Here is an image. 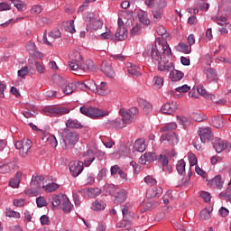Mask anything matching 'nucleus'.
Returning a JSON list of instances; mask_svg holds the SVG:
<instances>
[{
  "label": "nucleus",
  "mask_w": 231,
  "mask_h": 231,
  "mask_svg": "<svg viewBox=\"0 0 231 231\" xmlns=\"http://www.w3.org/2000/svg\"><path fill=\"white\" fill-rule=\"evenodd\" d=\"M32 143L30 139H23L22 141H17L14 147L19 151V154L22 158H26L30 152V149H32Z\"/></svg>",
  "instance_id": "423d86ee"
},
{
  "label": "nucleus",
  "mask_w": 231,
  "mask_h": 231,
  "mask_svg": "<svg viewBox=\"0 0 231 231\" xmlns=\"http://www.w3.org/2000/svg\"><path fill=\"white\" fill-rule=\"evenodd\" d=\"M47 143H50L51 147H57V145H59V143L57 142V138L55 137V135H50L47 138Z\"/></svg>",
  "instance_id": "4d7b16f0"
},
{
  "label": "nucleus",
  "mask_w": 231,
  "mask_h": 231,
  "mask_svg": "<svg viewBox=\"0 0 231 231\" xmlns=\"http://www.w3.org/2000/svg\"><path fill=\"white\" fill-rule=\"evenodd\" d=\"M42 188L45 189L46 192H55L59 189V184L51 182L47 185H43Z\"/></svg>",
  "instance_id": "37998d69"
},
{
  "label": "nucleus",
  "mask_w": 231,
  "mask_h": 231,
  "mask_svg": "<svg viewBox=\"0 0 231 231\" xmlns=\"http://www.w3.org/2000/svg\"><path fill=\"white\" fill-rule=\"evenodd\" d=\"M49 37H51V39H59L60 37V31L59 30H53L51 32H49Z\"/></svg>",
  "instance_id": "774afa93"
},
{
  "label": "nucleus",
  "mask_w": 231,
  "mask_h": 231,
  "mask_svg": "<svg viewBox=\"0 0 231 231\" xmlns=\"http://www.w3.org/2000/svg\"><path fill=\"white\" fill-rule=\"evenodd\" d=\"M68 129H64V131H67ZM79 134L77 132H64L62 134V140L64 143L65 149H73L75 147V144L79 143Z\"/></svg>",
  "instance_id": "7ed1b4c3"
},
{
  "label": "nucleus",
  "mask_w": 231,
  "mask_h": 231,
  "mask_svg": "<svg viewBox=\"0 0 231 231\" xmlns=\"http://www.w3.org/2000/svg\"><path fill=\"white\" fill-rule=\"evenodd\" d=\"M54 82H56V84H58L61 89L64 88V86H66V84H68V81H66V79L60 76H54Z\"/></svg>",
  "instance_id": "09e8293b"
},
{
  "label": "nucleus",
  "mask_w": 231,
  "mask_h": 231,
  "mask_svg": "<svg viewBox=\"0 0 231 231\" xmlns=\"http://www.w3.org/2000/svg\"><path fill=\"white\" fill-rule=\"evenodd\" d=\"M119 115L126 125H131V124H133V122H134L135 120V117L133 115H131L129 111L124 108H121L119 110Z\"/></svg>",
  "instance_id": "4468645a"
},
{
  "label": "nucleus",
  "mask_w": 231,
  "mask_h": 231,
  "mask_svg": "<svg viewBox=\"0 0 231 231\" xmlns=\"http://www.w3.org/2000/svg\"><path fill=\"white\" fill-rule=\"evenodd\" d=\"M69 169L73 178H77L84 171V162L80 161H72L69 164Z\"/></svg>",
  "instance_id": "6e6552de"
},
{
  "label": "nucleus",
  "mask_w": 231,
  "mask_h": 231,
  "mask_svg": "<svg viewBox=\"0 0 231 231\" xmlns=\"http://www.w3.org/2000/svg\"><path fill=\"white\" fill-rule=\"evenodd\" d=\"M177 109H178V103H176V102H168V103H165L162 106L161 111L164 115H172V113H176Z\"/></svg>",
  "instance_id": "f8f14e48"
},
{
  "label": "nucleus",
  "mask_w": 231,
  "mask_h": 231,
  "mask_svg": "<svg viewBox=\"0 0 231 231\" xmlns=\"http://www.w3.org/2000/svg\"><path fill=\"white\" fill-rule=\"evenodd\" d=\"M176 169H177V172L179 174H184L185 173V161H183V160L178 161Z\"/></svg>",
  "instance_id": "de8ad7c7"
},
{
  "label": "nucleus",
  "mask_w": 231,
  "mask_h": 231,
  "mask_svg": "<svg viewBox=\"0 0 231 231\" xmlns=\"http://www.w3.org/2000/svg\"><path fill=\"white\" fill-rule=\"evenodd\" d=\"M28 75V67H23L20 70H18V77L21 79H24Z\"/></svg>",
  "instance_id": "69168bd1"
},
{
  "label": "nucleus",
  "mask_w": 231,
  "mask_h": 231,
  "mask_svg": "<svg viewBox=\"0 0 231 231\" xmlns=\"http://www.w3.org/2000/svg\"><path fill=\"white\" fill-rule=\"evenodd\" d=\"M144 182L146 183V185H149L150 187H152V186L156 185V183H158L156 179H154L151 175L144 177Z\"/></svg>",
  "instance_id": "603ef678"
},
{
  "label": "nucleus",
  "mask_w": 231,
  "mask_h": 231,
  "mask_svg": "<svg viewBox=\"0 0 231 231\" xmlns=\"http://www.w3.org/2000/svg\"><path fill=\"white\" fill-rule=\"evenodd\" d=\"M17 164L14 162H12L8 159L3 161L2 167L0 168V172L2 174H10V172H14Z\"/></svg>",
  "instance_id": "9d476101"
},
{
  "label": "nucleus",
  "mask_w": 231,
  "mask_h": 231,
  "mask_svg": "<svg viewBox=\"0 0 231 231\" xmlns=\"http://www.w3.org/2000/svg\"><path fill=\"white\" fill-rule=\"evenodd\" d=\"M44 115L46 116H62L63 115H68L69 113V108L64 106H46L43 109Z\"/></svg>",
  "instance_id": "39448f33"
},
{
  "label": "nucleus",
  "mask_w": 231,
  "mask_h": 231,
  "mask_svg": "<svg viewBox=\"0 0 231 231\" xmlns=\"http://www.w3.org/2000/svg\"><path fill=\"white\" fill-rule=\"evenodd\" d=\"M211 212L212 209L204 208L199 214L200 219H202V221H207V219H210Z\"/></svg>",
  "instance_id": "49530a36"
},
{
  "label": "nucleus",
  "mask_w": 231,
  "mask_h": 231,
  "mask_svg": "<svg viewBox=\"0 0 231 231\" xmlns=\"http://www.w3.org/2000/svg\"><path fill=\"white\" fill-rule=\"evenodd\" d=\"M177 50H178V51H180L181 53L189 54V53H190L192 49L190 47H189V45H187L186 43L180 42L177 46Z\"/></svg>",
  "instance_id": "e433bc0d"
},
{
  "label": "nucleus",
  "mask_w": 231,
  "mask_h": 231,
  "mask_svg": "<svg viewBox=\"0 0 231 231\" xmlns=\"http://www.w3.org/2000/svg\"><path fill=\"white\" fill-rule=\"evenodd\" d=\"M62 91L63 93H65V95H71L75 91V84L66 83V85L62 88Z\"/></svg>",
  "instance_id": "a19ab883"
},
{
  "label": "nucleus",
  "mask_w": 231,
  "mask_h": 231,
  "mask_svg": "<svg viewBox=\"0 0 231 231\" xmlns=\"http://www.w3.org/2000/svg\"><path fill=\"white\" fill-rule=\"evenodd\" d=\"M89 118H98V116H104V114H102V111L97 108H93L92 106H89Z\"/></svg>",
  "instance_id": "4c0bfd02"
},
{
  "label": "nucleus",
  "mask_w": 231,
  "mask_h": 231,
  "mask_svg": "<svg viewBox=\"0 0 231 231\" xmlns=\"http://www.w3.org/2000/svg\"><path fill=\"white\" fill-rule=\"evenodd\" d=\"M84 165L89 167L93 162H95V152L93 150H88L83 153Z\"/></svg>",
  "instance_id": "6ab92c4d"
},
{
  "label": "nucleus",
  "mask_w": 231,
  "mask_h": 231,
  "mask_svg": "<svg viewBox=\"0 0 231 231\" xmlns=\"http://www.w3.org/2000/svg\"><path fill=\"white\" fill-rule=\"evenodd\" d=\"M213 147L217 152H223L228 147V142L223 141L221 138L216 137L213 142Z\"/></svg>",
  "instance_id": "2eb2a0df"
},
{
  "label": "nucleus",
  "mask_w": 231,
  "mask_h": 231,
  "mask_svg": "<svg viewBox=\"0 0 231 231\" xmlns=\"http://www.w3.org/2000/svg\"><path fill=\"white\" fill-rule=\"evenodd\" d=\"M138 104L143 109L144 115H149L150 113H152V105H151V103H149L147 100L143 98H139Z\"/></svg>",
  "instance_id": "a211bd4d"
},
{
  "label": "nucleus",
  "mask_w": 231,
  "mask_h": 231,
  "mask_svg": "<svg viewBox=\"0 0 231 231\" xmlns=\"http://www.w3.org/2000/svg\"><path fill=\"white\" fill-rule=\"evenodd\" d=\"M41 181H44V176H36L32 181L30 188L24 190L27 196H37L41 190Z\"/></svg>",
  "instance_id": "20e7f679"
},
{
  "label": "nucleus",
  "mask_w": 231,
  "mask_h": 231,
  "mask_svg": "<svg viewBox=\"0 0 231 231\" xmlns=\"http://www.w3.org/2000/svg\"><path fill=\"white\" fill-rule=\"evenodd\" d=\"M61 208L62 210H64L65 212H70L71 209L73 208V205L71 204V202H69V199L68 198V196L66 195H61Z\"/></svg>",
  "instance_id": "412c9836"
},
{
  "label": "nucleus",
  "mask_w": 231,
  "mask_h": 231,
  "mask_svg": "<svg viewBox=\"0 0 231 231\" xmlns=\"http://www.w3.org/2000/svg\"><path fill=\"white\" fill-rule=\"evenodd\" d=\"M175 91H177V93H189L190 87L189 85H183L175 88Z\"/></svg>",
  "instance_id": "052dcab7"
},
{
  "label": "nucleus",
  "mask_w": 231,
  "mask_h": 231,
  "mask_svg": "<svg viewBox=\"0 0 231 231\" xmlns=\"http://www.w3.org/2000/svg\"><path fill=\"white\" fill-rule=\"evenodd\" d=\"M224 185H225V180L221 178V175H217L211 180V186L214 189H217L218 190H221V189H223Z\"/></svg>",
  "instance_id": "5701e85b"
},
{
  "label": "nucleus",
  "mask_w": 231,
  "mask_h": 231,
  "mask_svg": "<svg viewBox=\"0 0 231 231\" xmlns=\"http://www.w3.org/2000/svg\"><path fill=\"white\" fill-rule=\"evenodd\" d=\"M177 120L180 125H183V127H187L191 123L190 117L184 116H177Z\"/></svg>",
  "instance_id": "c9c22d12"
},
{
  "label": "nucleus",
  "mask_w": 231,
  "mask_h": 231,
  "mask_svg": "<svg viewBox=\"0 0 231 231\" xmlns=\"http://www.w3.org/2000/svg\"><path fill=\"white\" fill-rule=\"evenodd\" d=\"M197 91L199 95L204 97V98H208V100H214V98H216V96L213 94H208L207 89H205V88H203L201 85L197 87Z\"/></svg>",
  "instance_id": "a878e982"
},
{
  "label": "nucleus",
  "mask_w": 231,
  "mask_h": 231,
  "mask_svg": "<svg viewBox=\"0 0 231 231\" xmlns=\"http://www.w3.org/2000/svg\"><path fill=\"white\" fill-rule=\"evenodd\" d=\"M212 125L217 129H221L222 127H225V119H223L221 116H215L212 119Z\"/></svg>",
  "instance_id": "7c9ffc66"
},
{
  "label": "nucleus",
  "mask_w": 231,
  "mask_h": 231,
  "mask_svg": "<svg viewBox=\"0 0 231 231\" xmlns=\"http://www.w3.org/2000/svg\"><path fill=\"white\" fill-rule=\"evenodd\" d=\"M11 3H13L14 6L19 10V12H23V10H26V5L23 3L21 0H10Z\"/></svg>",
  "instance_id": "79ce46f5"
},
{
  "label": "nucleus",
  "mask_w": 231,
  "mask_h": 231,
  "mask_svg": "<svg viewBox=\"0 0 231 231\" xmlns=\"http://www.w3.org/2000/svg\"><path fill=\"white\" fill-rule=\"evenodd\" d=\"M36 203H37V207H39V208H42V207H46V205H47L46 199H44V197L37 198Z\"/></svg>",
  "instance_id": "680f3d73"
},
{
  "label": "nucleus",
  "mask_w": 231,
  "mask_h": 231,
  "mask_svg": "<svg viewBox=\"0 0 231 231\" xmlns=\"http://www.w3.org/2000/svg\"><path fill=\"white\" fill-rule=\"evenodd\" d=\"M156 32L158 35H161L162 37H167V29L163 25H160L157 27Z\"/></svg>",
  "instance_id": "13d9d810"
},
{
  "label": "nucleus",
  "mask_w": 231,
  "mask_h": 231,
  "mask_svg": "<svg viewBox=\"0 0 231 231\" xmlns=\"http://www.w3.org/2000/svg\"><path fill=\"white\" fill-rule=\"evenodd\" d=\"M199 196L202 198V199H204L206 203H210V199L212 198L210 197V193L207 191H201Z\"/></svg>",
  "instance_id": "e2e57ef3"
},
{
  "label": "nucleus",
  "mask_w": 231,
  "mask_h": 231,
  "mask_svg": "<svg viewBox=\"0 0 231 231\" xmlns=\"http://www.w3.org/2000/svg\"><path fill=\"white\" fill-rule=\"evenodd\" d=\"M5 216H6V217H14V219L21 218V213L14 211L12 208H6Z\"/></svg>",
  "instance_id": "58836bf2"
},
{
  "label": "nucleus",
  "mask_w": 231,
  "mask_h": 231,
  "mask_svg": "<svg viewBox=\"0 0 231 231\" xmlns=\"http://www.w3.org/2000/svg\"><path fill=\"white\" fill-rule=\"evenodd\" d=\"M127 71L133 77H142V68L133 63H127Z\"/></svg>",
  "instance_id": "f3484780"
},
{
  "label": "nucleus",
  "mask_w": 231,
  "mask_h": 231,
  "mask_svg": "<svg viewBox=\"0 0 231 231\" xmlns=\"http://www.w3.org/2000/svg\"><path fill=\"white\" fill-rule=\"evenodd\" d=\"M143 55V57H152L153 62H158L159 71H166V73L170 71V79L172 82H178L183 79V72L174 69V63L169 62L172 52L167 42L148 45Z\"/></svg>",
  "instance_id": "f257e3e1"
},
{
  "label": "nucleus",
  "mask_w": 231,
  "mask_h": 231,
  "mask_svg": "<svg viewBox=\"0 0 231 231\" xmlns=\"http://www.w3.org/2000/svg\"><path fill=\"white\" fill-rule=\"evenodd\" d=\"M23 178V172L17 171L15 176L9 180V187L12 189H19V185L21 184V180Z\"/></svg>",
  "instance_id": "aec40b11"
},
{
  "label": "nucleus",
  "mask_w": 231,
  "mask_h": 231,
  "mask_svg": "<svg viewBox=\"0 0 231 231\" xmlns=\"http://www.w3.org/2000/svg\"><path fill=\"white\" fill-rule=\"evenodd\" d=\"M35 67L38 71V73H45L46 69L44 68V65L42 63H40L39 61L35 62Z\"/></svg>",
  "instance_id": "338daca9"
},
{
  "label": "nucleus",
  "mask_w": 231,
  "mask_h": 231,
  "mask_svg": "<svg viewBox=\"0 0 231 231\" xmlns=\"http://www.w3.org/2000/svg\"><path fill=\"white\" fill-rule=\"evenodd\" d=\"M66 31L69 32V33H75V32H77V30H75V21H69V24L67 25Z\"/></svg>",
  "instance_id": "bf43d9fd"
},
{
  "label": "nucleus",
  "mask_w": 231,
  "mask_h": 231,
  "mask_svg": "<svg viewBox=\"0 0 231 231\" xmlns=\"http://www.w3.org/2000/svg\"><path fill=\"white\" fill-rule=\"evenodd\" d=\"M162 194H163L162 187L152 188L146 191V197L148 198H159Z\"/></svg>",
  "instance_id": "4be33fe9"
},
{
  "label": "nucleus",
  "mask_w": 231,
  "mask_h": 231,
  "mask_svg": "<svg viewBox=\"0 0 231 231\" xmlns=\"http://www.w3.org/2000/svg\"><path fill=\"white\" fill-rule=\"evenodd\" d=\"M161 142H168L171 145L178 144V142H180V139L178 138V134L171 132L165 134H162L161 136Z\"/></svg>",
  "instance_id": "ddd939ff"
},
{
  "label": "nucleus",
  "mask_w": 231,
  "mask_h": 231,
  "mask_svg": "<svg viewBox=\"0 0 231 231\" xmlns=\"http://www.w3.org/2000/svg\"><path fill=\"white\" fill-rule=\"evenodd\" d=\"M112 125L116 129H124V127H127V125L125 124L122 118H116V120L112 121Z\"/></svg>",
  "instance_id": "ea45409f"
},
{
  "label": "nucleus",
  "mask_w": 231,
  "mask_h": 231,
  "mask_svg": "<svg viewBox=\"0 0 231 231\" xmlns=\"http://www.w3.org/2000/svg\"><path fill=\"white\" fill-rule=\"evenodd\" d=\"M51 203L52 205L53 210H56V208H59L62 203V195H54L51 199Z\"/></svg>",
  "instance_id": "cd10ccee"
},
{
  "label": "nucleus",
  "mask_w": 231,
  "mask_h": 231,
  "mask_svg": "<svg viewBox=\"0 0 231 231\" xmlns=\"http://www.w3.org/2000/svg\"><path fill=\"white\" fill-rule=\"evenodd\" d=\"M155 160H158L156 153L152 152H146L140 157L139 163L142 165H147V163H152V162H155Z\"/></svg>",
  "instance_id": "9b49d317"
},
{
  "label": "nucleus",
  "mask_w": 231,
  "mask_h": 231,
  "mask_svg": "<svg viewBox=\"0 0 231 231\" xmlns=\"http://www.w3.org/2000/svg\"><path fill=\"white\" fill-rule=\"evenodd\" d=\"M115 35L117 41H125V39H127V29L117 28Z\"/></svg>",
  "instance_id": "c85d7f7f"
},
{
  "label": "nucleus",
  "mask_w": 231,
  "mask_h": 231,
  "mask_svg": "<svg viewBox=\"0 0 231 231\" xmlns=\"http://www.w3.org/2000/svg\"><path fill=\"white\" fill-rule=\"evenodd\" d=\"M101 71L109 79H113L115 77V69L111 64L107 63V61H104L101 65Z\"/></svg>",
  "instance_id": "dca6fc26"
},
{
  "label": "nucleus",
  "mask_w": 231,
  "mask_h": 231,
  "mask_svg": "<svg viewBox=\"0 0 231 231\" xmlns=\"http://www.w3.org/2000/svg\"><path fill=\"white\" fill-rule=\"evenodd\" d=\"M66 127H69L70 129H80V127H82V125L77 119H69L66 122Z\"/></svg>",
  "instance_id": "2f4dec72"
},
{
  "label": "nucleus",
  "mask_w": 231,
  "mask_h": 231,
  "mask_svg": "<svg viewBox=\"0 0 231 231\" xmlns=\"http://www.w3.org/2000/svg\"><path fill=\"white\" fill-rule=\"evenodd\" d=\"M42 12V5H32L31 9V14H33L34 15H39Z\"/></svg>",
  "instance_id": "6e6d98bb"
},
{
  "label": "nucleus",
  "mask_w": 231,
  "mask_h": 231,
  "mask_svg": "<svg viewBox=\"0 0 231 231\" xmlns=\"http://www.w3.org/2000/svg\"><path fill=\"white\" fill-rule=\"evenodd\" d=\"M152 17L155 22L161 21L162 17H163V10L156 9L152 11Z\"/></svg>",
  "instance_id": "8fccbe9b"
},
{
  "label": "nucleus",
  "mask_w": 231,
  "mask_h": 231,
  "mask_svg": "<svg viewBox=\"0 0 231 231\" xmlns=\"http://www.w3.org/2000/svg\"><path fill=\"white\" fill-rule=\"evenodd\" d=\"M106 86V82L101 81L99 85H97V89L94 91V93H97V95H100L101 97H106V95L109 93Z\"/></svg>",
  "instance_id": "b1692460"
},
{
  "label": "nucleus",
  "mask_w": 231,
  "mask_h": 231,
  "mask_svg": "<svg viewBox=\"0 0 231 231\" xmlns=\"http://www.w3.org/2000/svg\"><path fill=\"white\" fill-rule=\"evenodd\" d=\"M163 86V78L160 76H154L152 79V87L155 89H161Z\"/></svg>",
  "instance_id": "72a5a7b5"
},
{
  "label": "nucleus",
  "mask_w": 231,
  "mask_h": 231,
  "mask_svg": "<svg viewBox=\"0 0 231 231\" xmlns=\"http://www.w3.org/2000/svg\"><path fill=\"white\" fill-rule=\"evenodd\" d=\"M206 75H207V79H209L210 81L217 80V72L214 69H211V68L207 69Z\"/></svg>",
  "instance_id": "f704fd0d"
},
{
  "label": "nucleus",
  "mask_w": 231,
  "mask_h": 231,
  "mask_svg": "<svg viewBox=\"0 0 231 231\" xmlns=\"http://www.w3.org/2000/svg\"><path fill=\"white\" fill-rule=\"evenodd\" d=\"M70 60L69 61V67L70 71H73L74 75L82 77L86 71H97V65L91 60H87L84 62V59L79 52H74L70 55Z\"/></svg>",
  "instance_id": "f03ea898"
},
{
  "label": "nucleus",
  "mask_w": 231,
  "mask_h": 231,
  "mask_svg": "<svg viewBox=\"0 0 231 231\" xmlns=\"http://www.w3.org/2000/svg\"><path fill=\"white\" fill-rule=\"evenodd\" d=\"M138 18H139L140 23H142V24H144L145 26H147V24H151V20H149L147 12L142 11V10L139 11Z\"/></svg>",
  "instance_id": "bb28decb"
},
{
  "label": "nucleus",
  "mask_w": 231,
  "mask_h": 231,
  "mask_svg": "<svg viewBox=\"0 0 231 231\" xmlns=\"http://www.w3.org/2000/svg\"><path fill=\"white\" fill-rule=\"evenodd\" d=\"M84 86L90 89V91H93L94 93L95 91H97V83L94 80L86 81V83H84Z\"/></svg>",
  "instance_id": "864d4df0"
},
{
  "label": "nucleus",
  "mask_w": 231,
  "mask_h": 231,
  "mask_svg": "<svg viewBox=\"0 0 231 231\" xmlns=\"http://www.w3.org/2000/svg\"><path fill=\"white\" fill-rule=\"evenodd\" d=\"M115 198L117 203H124V201L127 199V191L125 189H121L115 194Z\"/></svg>",
  "instance_id": "c756f323"
},
{
  "label": "nucleus",
  "mask_w": 231,
  "mask_h": 231,
  "mask_svg": "<svg viewBox=\"0 0 231 231\" xmlns=\"http://www.w3.org/2000/svg\"><path fill=\"white\" fill-rule=\"evenodd\" d=\"M26 51L30 53V55H35V52L37 51V46L34 42H29L26 44Z\"/></svg>",
  "instance_id": "a18cd8bd"
},
{
  "label": "nucleus",
  "mask_w": 231,
  "mask_h": 231,
  "mask_svg": "<svg viewBox=\"0 0 231 231\" xmlns=\"http://www.w3.org/2000/svg\"><path fill=\"white\" fill-rule=\"evenodd\" d=\"M122 169H120V166L118 165H114L110 169L111 176H116V174H119Z\"/></svg>",
  "instance_id": "0e129e2a"
},
{
  "label": "nucleus",
  "mask_w": 231,
  "mask_h": 231,
  "mask_svg": "<svg viewBox=\"0 0 231 231\" xmlns=\"http://www.w3.org/2000/svg\"><path fill=\"white\" fill-rule=\"evenodd\" d=\"M188 158H189L190 167H194V165H198V157H196L194 153H189Z\"/></svg>",
  "instance_id": "5fc2aeb1"
},
{
  "label": "nucleus",
  "mask_w": 231,
  "mask_h": 231,
  "mask_svg": "<svg viewBox=\"0 0 231 231\" xmlns=\"http://www.w3.org/2000/svg\"><path fill=\"white\" fill-rule=\"evenodd\" d=\"M91 208L96 212H100V210H104V208H106V203L102 200H96L92 203Z\"/></svg>",
  "instance_id": "473e14b6"
},
{
  "label": "nucleus",
  "mask_w": 231,
  "mask_h": 231,
  "mask_svg": "<svg viewBox=\"0 0 231 231\" xmlns=\"http://www.w3.org/2000/svg\"><path fill=\"white\" fill-rule=\"evenodd\" d=\"M134 151L138 152H143L145 149H147V145L145 144L144 139H137L134 144Z\"/></svg>",
  "instance_id": "393cba45"
},
{
  "label": "nucleus",
  "mask_w": 231,
  "mask_h": 231,
  "mask_svg": "<svg viewBox=\"0 0 231 231\" xmlns=\"http://www.w3.org/2000/svg\"><path fill=\"white\" fill-rule=\"evenodd\" d=\"M87 21H88L86 28L87 32H97V30H100L104 25L102 21L93 18V14H88L87 16Z\"/></svg>",
  "instance_id": "0eeeda50"
},
{
  "label": "nucleus",
  "mask_w": 231,
  "mask_h": 231,
  "mask_svg": "<svg viewBox=\"0 0 231 231\" xmlns=\"http://www.w3.org/2000/svg\"><path fill=\"white\" fill-rule=\"evenodd\" d=\"M176 127H178V125H176V123H170L161 128V133H167L168 131H172L176 129Z\"/></svg>",
  "instance_id": "3c124183"
},
{
  "label": "nucleus",
  "mask_w": 231,
  "mask_h": 231,
  "mask_svg": "<svg viewBox=\"0 0 231 231\" xmlns=\"http://www.w3.org/2000/svg\"><path fill=\"white\" fill-rule=\"evenodd\" d=\"M86 194L88 198H97V196H100V189L98 188L88 189H86Z\"/></svg>",
  "instance_id": "c03bdc74"
},
{
  "label": "nucleus",
  "mask_w": 231,
  "mask_h": 231,
  "mask_svg": "<svg viewBox=\"0 0 231 231\" xmlns=\"http://www.w3.org/2000/svg\"><path fill=\"white\" fill-rule=\"evenodd\" d=\"M198 134L202 143H206L207 140L210 142L214 138V134H212L210 127L203 126L199 128Z\"/></svg>",
  "instance_id": "1a4fd4ad"
}]
</instances>
